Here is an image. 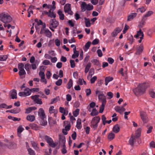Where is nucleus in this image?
Here are the masks:
<instances>
[{
	"label": "nucleus",
	"instance_id": "f257e3e1",
	"mask_svg": "<svg viewBox=\"0 0 155 155\" xmlns=\"http://www.w3.org/2000/svg\"><path fill=\"white\" fill-rule=\"evenodd\" d=\"M148 85L146 83L139 84L137 87L133 90V91L137 96H139L144 94Z\"/></svg>",
	"mask_w": 155,
	"mask_h": 155
},
{
	"label": "nucleus",
	"instance_id": "f03ea898",
	"mask_svg": "<svg viewBox=\"0 0 155 155\" xmlns=\"http://www.w3.org/2000/svg\"><path fill=\"white\" fill-rule=\"evenodd\" d=\"M12 20L11 17L8 14L2 13L0 14V20L4 23H9Z\"/></svg>",
	"mask_w": 155,
	"mask_h": 155
},
{
	"label": "nucleus",
	"instance_id": "7ed1b4c3",
	"mask_svg": "<svg viewBox=\"0 0 155 155\" xmlns=\"http://www.w3.org/2000/svg\"><path fill=\"white\" fill-rule=\"evenodd\" d=\"M100 120V118L99 116L94 117L91 120V126L92 128L95 130L97 128L98 124Z\"/></svg>",
	"mask_w": 155,
	"mask_h": 155
},
{
	"label": "nucleus",
	"instance_id": "20e7f679",
	"mask_svg": "<svg viewBox=\"0 0 155 155\" xmlns=\"http://www.w3.org/2000/svg\"><path fill=\"white\" fill-rule=\"evenodd\" d=\"M44 139L51 147H54L56 146V144L54 142L52 139L50 137L47 135H45L44 137Z\"/></svg>",
	"mask_w": 155,
	"mask_h": 155
},
{
	"label": "nucleus",
	"instance_id": "39448f33",
	"mask_svg": "<svg viewBox=\"0 0 155 155\" xmlns=\"http://www.w3.org/2000/svg\"><path fill=\"white\" fill-rule=\"evenodd\" d=\"M140 115L144 123H146L148 121V118L147 114L144 111L140 112Z\"/></svg>",
	"mask_w": 155,
	"mask_h": 155
},
{
	"label": "nucleus",
	"instance_id": "423d86ee",
	"mask_svg": "<svg viewBox=\"0 0 155 155\" xmlns=\"http://www.w3.org/2000/svg\"><path fill=\"white\" fill-rule=\"evenodd\" d=\"M50 25L53 28H56L59 25V22L55 19H51L49 21Z\"/></svg>",
	"mask_w": 155,
	"mask_h": 155
},
{
	"label": "nucleus",
	"instance_id": "0eeeda50",
	"mask_svg": "<svg viewBox=\"0 0 155 155\" xmlns=\"http://www.w3.org/2000/svg\"><path fill=\"white\" fill-rule=\"evenodd\" d=\"M39 96L35 95L31 96V98L35 102L38 104L41 105L42 104L41 99L39 98Z\"/></svg>",
	"mask_w": 155,
	"mask_h": 155
},
{
	"label": "nucleus",
	"instance_id": "6e6552de",
	"mask_svg": "<svg viewBox=\"0 0 155 155\" xmlns=\"http://www.w3.org/2000/svg\"><path fill=\"white\" fill-rule=\"evenodd\" d=\"M64 11L65 13H67L69 14L72 15L73 12L71 10V5L70 4H66L64 7Z\"/></svg>",
	"mask_w": 155,
	"mask_h": 155
},
{
	"label": "nucleus",
	"instance_id": "1a4fd4ad",
	"mask_svg": "<svg viewBox=\"0 0 155 155\" xmlns=\"http://www.w3.org/2000/svg\"><path fill=\"white\" fill-rule=\"evenodd\" d=\"M38 115L39 117L42 120L44 119L46 116L45 111L42 108H40L39 109L38 111Z\"/></svg>",
	"mask_w": 155,
	"mask_h": 155
},
{
	"label": "nucleus",
	"instance_id": "9d476101",
	"mask_svg": "<svg viewBox=\"0 0 155 155\" xmlns=\"http://www.w3.org/2000/svg\"><path fill=\"white\" fill-rule=\"evenodd\" d=\"M98 98L99 101L102 102V103L106 104V97L104 94H103L102 92L100 93L98 95Z\"/></svg>",
	"mask_w": 155,
	"mask_h": 155
},
{
	"label": "nucleus",
	"instance_id": "9b49d317",
	"mask_svg": "<svg viewBox=\"0 0 155 155\" xmlns=\"http://www.w3.org/2000/svg\"><path fill=\"white\" fill-rule=\"evenodd\" d=\"M115 110L120 114H123L124 111L125 110V108L122 106H116L114 108Z\"/></svg>",
	"mask_w": 155,
	"mask_h": 155
},
{
	"label": "nucleus",
	"instance_id": "f8f14e48",
	"mask_svg": "<svg viewBox=\"0 0 155 155\" xmlns=\"http://www.w3.org/2000/svg\"><path fill=\"white\" fill-rule=\"evenodd\" d=\"M121 30V28H120L119 27L117 28L111 33L112 36L113 37H116L117 35V34L120 32Z\"/></svg>",
	"mask_w": 155,
	"mask_h": 155
},
{
	"label": "nucleus",
	"instance_id": "ddd939ff",
	"mask_svg": "<svg viewBox=\"0 0 155 155\" xmlns=\"http://www.w3.org/2000/svg\"><path fill=\"white\" fill-rule=\"evenodd\" d=\"M59 139L60 140L59 143L60 144L61 146H64L65 145V136L62 135H59Z\"/></svg>",
	"mask_w": 155,
	"mask_h": 155
},
{
	"label": "nucleus",
	"instance_id": "4468645a",
	"mask_svg": "<svg viewBox=\"0 0 155 155\" xmlns=\"http://www.w3.org/2000/svg\"><path fill=\"white\" fill-rule=\"evenodd\" d=\"M31 143L32 147L36 151L38 152L40 151L41 150L38 147L37 143L35 142V141H31Z\"/></svg>",
	"mask_w": 155,
	"mask_h": 155
},
{
	"label": "nucleus",
	"instance_id": "2eb2a0df",
	"mask_svg": "<svg viewBox=\"0 0 155 155\" xmlns=\"http://www.w3.org/2000/svg\"><path fill=\"white\" fill-rule=\"evenodd\" d=\"M54 107L53 106H51L49 108V111L50 114L54 113L55 117L58 113V110L57 109H54Z\"/></svg>",
	"mask_w": 155,
	"mask_h": 155
},
{
	"label": "nucleus",
	"instance_id": "dca6fc26",
	"mask_svg": "<svg viewBox=\"0 0 155 155\" xmlns=\"http://www.w3.org/2000/svg\"><path fill=\"white\" fill-rule=\"evenodd\" d=\"M59 111L60 113H62L65 115H67L68 114V111L67 109H64L63 107H59Z\"/></svg>",
	"mask_w": 155,
	"mask_h": 155
},
{
	"label": "nucleus",
	"instance_id": "f3484780",
	"mask_svg": "<svg viewBox=\"0 0 155 155\" xmlns=\"http://www.w3.org/2000/svg\"><path fill=\"white\" fill-rule=\"evenodd\" d=\"M10 95L12 99L17 98V93L16 91L15 90H13L10 91Z\"/></svg>",
	"mask_w": 155,
	"mask_h": 155
},
{
	"label": "nucleus",
	"instance_id": "a211bd4d",
	"mask_svg": "<svg viewBox=\"0 0 155 155\" xmlns=\"http://www.w3.org/2000/svg\"><path fill=\"white\" fill-rule=\"evenodd\" d=\"M73 50L74 54H72V58L74 59L78 57L79 55V52L76 50L75 48H73Z\"/></svg>",
	"mask_w": 155,
	"mask_h": 155
},
{
	"label": "nucleus",
	"instance_id": "6ab92c4d",
	"mask_svg": "<svg viewBox=\"0 0 155 155\" xmlns=\"http://www.w3.org/2000/svg\"><path fill=\"white\" fill-rule=\"evenodd\" d=\"M137 14L136 13H131L128 16L127 20L128 21H131L134 18L137 16Z\"/></svg>",
	"mask_w": 155,
	"mask_h": 155
},
{
	"label": "nucleus",
	"instance_id": "aec40b11",
	"mask_svg": "<svg viewBox=\"0 0 155 155\" xmlns=\"http://www.w3.org/2000/svg\"><path fill=\"white\" fill-rule=\"evenodd\" d=\"M136 142V141L134 138L132 136H131L129 140V144L132 147H133L134 143Z\"/></svg>",
	"mask_w": 155,
	"mask_h": 155
},
{
	"label": "nucleus",
	"instance_id": "412c9836",
	"mask_svg": "<svg viewBox=\"0 0 155 155\" xmlns=\"http://www.w3.org/2000/svg\"><path fill=\"white\" fill-rule=\"evenodd\" d=\"M143 45H141L138 47L136 52L137 54L139 55L143 51Z\"/></svg>",
	"mask_w": 155,
	"mask_h": 155
},
{
	"label": "nucleus",
	"instance_id": "4be33fe9",
	"mask_svg": "<svg viewBox=\"0 0 155 155\" xmlns=\"http://www.w3.org/2000/svg\"><path fill=\"white\" fill-rule=\"evenodd\" d=\"M21 110L19 108H14L13 109L8 110L9 112L13 114H17L20 112Z\"/></svg>",
	"mask_w": 155,
	"mask_h": 155
},
{
	"label": "nucleus",
	"instance_id": "5701e85b",
	"mask_svg": "<svg viewBox=\"0 0 155 155\" xmlns=\"http://www.w3.org/2000/svg\"><path fill=\"white\" fill-rule=\"evenodd\" d=\"M58 14L59 15V19L60 20H63L64 19V15L61 11L59 10L58 12Z\"/></svg>",
	"mask_w": 155,
	"mask_h": 155
},
{
	"label": "nucleus",
	"instance_id": "b1692460",
	"mask_svg": "<svg viewBox=\"0 0 155 155\" xmlns=\"http://www.w3.org/2000/svg\"><path fill=\"white\" fill-rule=\"evenodd\" d=\"M87 4L85 2H83L81 5V11L82 12H84L87 10Z\"/></svg>",
	"mask_w": 155,
	"mask_h": 155
},
{
	"label": "nucleus",
	"instance_id": "393cba45",
	"mask_svg": "<svg viewBox=\"0 0 155 155\" xmlns=\"http://www.w3.org/2000/svg\"><path fill=\"white\" fill-rule=\"evenodd\" d=\"M91 111H92L90 113V115L92 116H96L98 114V112L96 108L92 109Z\"/></svg>",
	"mask_w": 155,
	"mask_h": 155
},
{
	"label": "nucleus",
	"instance_id": "a878e982",
	"mask_svg": "<svg viewBox=\"0 0 155 155\" xmlns=\"http://www.w3.org/2000/svg\"><path fill=\"white\" fill-rule=\"evenodd\" d=\"M96 106L95 103L94 102H91L89 104V107L88 106L87 108L89 111L91 112V108H94Z\"/></svg>",
	"mask_w": 155,
	"mask_h": 155
},
{
	"label": "nucleus",
	"instance_id": "bb28decb",
	"mask_svg": "<svg viewBox=\"0 0 155 155\" xmlns=\"http://www.w3.org/2000/svg\"><path fill=\"white\" fill-rule=\"evenodd\" d=\"M113 131L116 133L119 132L120 131V127L118 124L115 125L113 127Z\"/></svg>",
	"mask_w": 155,
	"mask_h": 155
},
{
	"label": "nucleus",
	"instance_id": "cd10ccee",
	"mask_svg": "<svg viewBox=\"0 0 155 155\" xmlns=\"http://www.w3.org/2000/svg\"><path fill=\"white\" fill-rule=\"evenodd\" d=\"M76 127L79 130L81 129L82 128L81 120L80 119H78L77 120Z\"/></svg>",
	"mask_w": 155,
	"mask_h": 155
},
{
	"label": "nucleus",
	"instance_id": "c85d7f7f",
	"mask_svg": "<svg viewBox=\"0 0 155 155\" xmlns=\"http://www.w3.org/2000/svg\"><path fill=\"white\" fill-rule=\"evenodd\" d=\"M140 36H141V37H143L144 36L143 32L141 31V29H140V30L137 31V34L134 35V37L135 38H137Z\"/></svg>",
	"mask_w": 155,
	"mask_h": 155
},
{
	"label": "nucleus",
	"instance_id": "c756f323",
	"mask_svg": "<svg viewBox=\"0 0 155 155\" xmlns=\"http://www.w3.org/2000/svg\"><path fill=\"white\" fill-rule=\"evenodd\" d=\"M26 119L27 120L33 122L35 120V116L34 115H29L27 117Z\"/></svg>",
	"mask_w": 155,
	"mask_h": 155
},
{
	"label": "nucleus",
	"instance_id": "7c9ffc66",
	"mask_svg": "<svg viewBox=\"0 0 155 155\" xmlns=\"http://www.w3.org/2000/svg\"><path fill=\"white\" fill-rule=\"evenodd\" d=\"M45 35L47 37L51 38L52 36V33L49 31V29H48L47 30L45 31Z\"/></svg>",
	"mask_w": 155,
	"mask_h": 155
},
{
	"label": "nucleus",
	"instance_id": "2f4dec72",
	"mask_svg": "<svg viewBox=\"0 0 155 155\" xmlns=\"http://www.w3.org/2000/svg\"><path fill=\"white\" fill-rule=\"evenodd\" d=\"M36 108L35 107H29L26 110L25 113L26 114L30 113L32 110L36 109Z\"/></svg>",
	"mask_w": 155,
	"mask_h": 155
},
{
	"label": "nucleus",
	"instance_id": "473e14b6",
	"mask_svg": "<svg viewBox=\"0 0 155 155\" xmlns=\"http://www.w3.org/2000/svg\"><path fill=\"white\" fill-rule=\"evenodd\" d=\"M141 129L139 128L137 129L136 132L135 137L137 138H139L140 136Z\"/></svg>",
	"mask_w": 155,
	"mask_h": 155
},
{
	"label": "nucleus",
	"instance_id": "72a5a7b5",
	"mask_svg": "<svg viewBox=\"0 0 155 155\" xmlns=\"http://www.w3.org/2000/svg\"><path fill=\"white\" fill-rule=\"evenodd\" d=\"M84 19L85 20V25L87 27H90L91 26V23L90 22V20L89 18H84Z\"/></svg>",
	"mask_w": 155,
	"mask_h": 155
},
{
	"label": "nucleus",
	"instance_id": "f704fd0d",
	"mask_svg": "<svg viewBox=\"0 0 155 155\" xmlns=\"http://www.w3.org/2000/svg\"><path fill=\"white\" fill-rule=\"evenodd\" d=\"M146 19H143H143L140 22V24L139 25V27L140 28V29H141L142 28L143 26L145 24V21Z\"/></svg>",
	"mask_w": 155,
	"mask_h": 155
},
{
	"label": "nucleus",
	"instance_id": "c9c22d12",
	"mask_svg": "<svg viewBox=\"0 0 155 155\" xmlns=\"http://www.w3.org/2000/svg\"><path fill=\"white\" fill-rule=\"evenodd\" d=\"M24 93L25 96L29 95L31 94V91L29 88H26L24 91Z\"/></svg>",
	"mask_w": 155,
	"mask_h": 155
},
{
	"label": "nucleus",
	"instance_id": "e433bc0d",
	"mask_svg": "<svg viewBox=\"0 0 155 155\" xmlns=\"http://www.w3.org/2000/svg\"><path fill=\"white\" fill-rule=\"evenodd\" d=\"M91 61L94 65L97 66H100L101 65V64H100L99 61L97 59L92 60Z\"/></svg>",
	"mask_w": 155,
	"mask_h": 155
},
{
	"label": "nucleus",
	"instance_id": "4c0bfd02",
	"mask_svg": "<svg viewBox=\"0 0 155 155\" xmlns=\"http://www.w3.org/2000/svg\"><path fill=\"white\" fill-rule=\"evenodd\" d=\"M115 137V134L113 133H110L108 136V138L110 140H112Z\"/></svg>",
	"mask_w": 155,
	"mask_h": 155
},
{
	"label": "nucleus",
	"instance_id": "58836bf2",
	"mask_svg": "<svg viewBox=\"0 0 155 155\" xmlns=\"http://www.w3.org/2000/svg\"><path fill=\"white\" fill-rule=\"evenodd\" d=\"M73 82L72 80L70 79L67 84V88L70 89L73 86Z\"/></svg>",
	"mask_w": 155,
	"mask_h": 155
},
{
	"label": "nucleus",
	"instance_id": "ea45409f",
	"mask_svg": "<svg viewBox=\"0 0 155 155\" xmlns=\"http://www.w3.org/2000/svg\"><path fill=\"white\" fill-rule=\"evenodd\" d=\"M28 154L29 155H36L35 151L31 148L28 149Z\"/></svg>",
	"mask_w": 155,
	"mask_h": 155
},
{
	"label": "nucleus",
	"instance_id": "a19ab883",
	"mask_svg": "<svg viewBox=\"0 0 155 155\" xmlns=\"http://www.w3.org/2000/svg\"><path fill=\"white\" fill-rule=\"evenodd\" d=\"M153 13V12L152 11H149L147 12L143 17V19H146L145 18L150 16Z\"/></svg>",
	"mask_w": 155,
	"mask_h": 155
},
{
	"label": "nucleus",
	"instance_id": "79ce46f5",
	"mask_svg": "<svg viewBox=\"0 0 155 155\" xmlns=\"http://www.w3.org/2000/svg\"><path fill=\"white\" fill-rule=\"evenodd\" d=\"M94 70L93 68H91L89 72L87 78H92V75L94 74Z\"/></svg>",
	"mask_w": 155,
	"mask_h": 155
},
{
	"label": "nucleus",
	"instance_id": "37998d69",
	"mask_svg": "<svg viewBox=\"0 0 155 155\" xmlns=\"http://www.w3.org/2000/svg\"><path fill=\"white\" fill-rule=\"evenodd\" d=\"M91 67V64L90 63H88L86 65L85 70V73H87L88 71L90 68Z\"/></svg>",
	"mask_w": 155,
	"mask_h": 155
},
{
	"label": "nucleus",
	"instance_id": "c03bdc74",
	"mask_svg": "<svg viewBox=\"0 0 155 155\" xmlns=\"http://www.w3.org/2000/svg\"><path fill=\"white\" fill-rule=\"evenodd\" d=\"M83 82L84 84L86 85V82L84 81L83 79L79 78L78 80V81L77 82V83L78 84L82 85L83 84Z\"/></svg>",
	"mask_w": 155,
	"mask_h": 155
},
{
	"label": "nucleus",
	"instance_id": "a18cd8bd",
	"mask_svg": "<svg viewBox=\"0 0 155 155\" xmlns=\"http://www.w3.org/2000/svg\"><path fill=\"white\" fill-rule=\"evenodd\" d=\"M8 58L7 55H0V61H5Z\"/></svg>",
	"mask_w": 155,
	"mask_h": 155
},
{
	"label": "nucleus",
	"instance_id": "49530a36",
	"mask_svg": "<svg viewBox=\"0 0 155 155\" xmlns=\"http://www.w3.org/2000/svg\"><path fill=\"white\" fill-rule=\"evenodd\" d=\"M24 130L23 128L21 126H20L18 129L17 132L18 135V136H20V135L21 133Z\"/></svg>",
	"mask_w": 155,
	"mask_h": 155
},
{
	"label": "nucleus",
	"instance_id": "de8ad7c7",
	"mask_svg": "<svg viewBox=\"0 0 155 155\" xmlns=\"http://www.w3.org/2000/svg\"><path fill=\"white\" fill-rule=\"evenodd\" d=\"M106 104L102 103V104L100 108L99 113H102L103 112Z\"/></svg>",
	"mask_w": 155,
	"mask_h": 155
},
{
	"label": "nucleus",
	"instance_id": "09e8293b",
	"mask_svg": "<svg viewBox=\"0 0 155 155\" xmlns=\"http://www.w3.org/2000/svg\"><path fill=\"white\" fill-rule=\"evenodd\" d=\"M18 68L19 70L24 69V64L22 63H19L18 64Z\"/></svg>",
	"mask_w": 155,
	"mask_h": 155
},
{
	"label": "nucleus",
	"instance_id": "8fccbe9b",
	"mask_svg": "<svg viewBox=\"0 0 155 155\" xmlns=\"http://www.w3.org/2000/svg\"><path fill=\"white\" fill-rule=\"evenodd\" d=\"M128 40L129 41L130 44L131 45L132 44L134 40L132 35H131L128 37Z\"/></svg>",
	"mask_w": 155,
	"mask_h": 155
},
{
	"label": "nucleus",
	"instance_id": "3c124183",
	"mask_svg": "<svg viewBox=\"0 0 155 155\" xmlns=\"http://www.w3.org/2000/svg\"><path fill=\"white\" fill-rule=\"evenodd\" d=\"M93 9V6L90 4H88L87 5V10L90 11L92 10Z\"/></svg>",
	"mask_w": 155,
	"mask_h": 155
},
{
	"label": "nucleus",
	"instance_id": "603ef678",
	"mask_svg": "<svg viewBox=\"0 0 155 155\" xmlns=\"http://www.w3.org/2000/svg\"><path fill=\"white\" fill-rule=\"evenodd\" d=\"M80 110L79 109H76L73 112V115L75 117H76L78 115Z\"/></svg>",
	"mask_w": 155,
	"mask_h": 155
},
{
	"label": "nucleus",
	"instance_id": "864d4df0",
	"mask_svg": "<svg viewBox=\"0 0 155 155\" xmlns=\"http://www.w3.org/2000/svg\"><path fill=\"white\" fill-rule=\"evenodd\" d=\"M138 10L141 12L143 13L146 11V8L142 6L141 8H138L137 9V12H138Z\"/></svg>",
	"mask_w": 155,
	"mask_h": 155
},
{
	"label": "nucleus",
	"instance_id": "5fc2aeb1",
	"mask_svg": "<svg viewBox=\"0 0 155 155\" xmlns=\"http://www.w3.org/2000/svg\"><path fill=\"white\" fill-rule=\"evenodd\" d=\"M25 68L27 71H28L31 68V65L29 63L26 64L25 65Z\"/></svg>",
	"mask_w": 155,
	"mask_h": 155
},
{
	"label": "nucleus",
	"instance_id": "6e6d98bb",
	"mask_svg": "<svg viewBox=\"0 0 155 155\" xmlns=\"http://www.w3.org/2000/svg\"><path fill=\"white\" fill-rule=\"evenodd\" d=\"M42 64H43L45 65H51V64L50 63V61L47 60H44L42 62Z\"/></svg>",
	"mask_w": 155,
	"mask_h": 155
},
{
	"label": "nucleus",
	"instance_id": "4d7b16f0",
	"mask_svg": "<svg viewBox=\"0 0 155 155\" xmlns=\"http://www.w3.org/2000/svg\"><path fill=\"white\" fill-rule=\"evenodd\" d=\"M113 80V78H105V84L106 85L108 84V83L112 81Z\"/></svg>",
	"mask_w": 155,
	"mask_h": 155
},
{
	"label": "nucleus",
	"instance_id": "13d9d810",
	"mask_svg": "<svg viewBox=\"0 0 155 155\" xmlns=\"http://www.w3.org/2000/svg\"><path fill=\"white\" fill-rule=\"evenodd\" d=\"M149 94L152 98H155V93L153 90H152L150 91Z\"/></svg>",
	"mask_w": 155,
	"mask_h": 155
},
{
	"label": "nucleus",
	"instance_id": "bf43d9fd",
	"mask_svg": "<svg viewBox=\"0 0 155 155\" xmlns=\"http://www.w3.org/2000/svg\"><path fill=\"white\" fill-rule=\"evenodd\" d=\"M70 62L71 67V68H74L75 65L74 61L72 60H70Z\"/></svg>",
	"mask_w": 155,
	"mask_h": 155
},
{
	"label": "nucleus",
	"instance_id": "052dcab7",
	"mask_svg": "<svg viewBox=\"0 0 155 155\" xmlns=\"http://www.w3.org/2000/svg\"><path fill=\"white\" fill-rule=\"evenodd\" d=\"M31 127L32 129L35 130H37L38 129V127L36 124H33L31 125Z\"/></svg>",
	"mask_w": 155,
	"mask_h": 155
},
{
	"label": "nucleus",
	"instance_id": "680f3d73",
	"mask_svg": "<svg viewBox=\"0 0 155 155\" xmlns=\"http://www.w3.org/2000/svg\"><path fill=\"white\" fill-rule=\"evenodd\" d=\"M129 26H128L127 25L125 24L124 26V28L123 31V33L124 34H125L126 33L127 31L129 29Z\"/></svg>",
	"mask_w": 155,
	"mask_h": 155
},
{
	"label": "nucleus",
	"instance_id": "e2e57ef3",
	"mask_svg": "<svg viewBox=\"0 0 155 155\" xmlns=\"http://www.w3.org/2000/svg\"><path fill=\"white\" fill-rule=\"evenodd\" d=\"M97 53L98 54V55L99 57H101L103 55V54L101 50L98 49L97 51Z\"/></svg>",
	"mask_w": 155,
	"mask_h": 155
},
{
	"label": "nucleus",
	"instance_id": "0e129e2a",
	"mask_svg": "<svg viewBox=\"0 0 155 155\" xmlns=\"http://www.w3.org/2000/svg\"><path fill=\"white\" fill-rule=\"evenodd\" d=\"M25 74L26 72L24 69L19 70V74L20 76L23 75Z\"/></svg>",
	"mask_w": 155,
	"mask_h": 155
},
{
	"label": "nucleus",
	"instance_id": "69168bd1",
	"mask_svg": "<svg viewBox=\"0 0 155 155\" xmlns=\"http://www.w3.org/2000/svg\"><path fill=\"white\" fill-rule=\"evenodd\" d=\"M101 120L103 121V124L105 125V121L106 120V118L104 115H103L102 116Z\"/></svg>",
	"mask_w": 155,
	"mask_h": 155
},
{
	"label": "nucleus",
	"instance_id": "338daca9",
	"mask_svg": "<svg viewBox=\"0 0 155 155\" xmlns=\"http://www.w3.org/2000/svg\"><path fill=\"white\" fill-rule=\"evenodd\" d=\"M71 96L69 94H68L66 95V99L68 101H70L71 100Z\"/></svg>",
	"mask_w": 155,
	"mask_h": 155
},
{
	"label": "nucleus",
	"instance_id": "774afa93",
	"mask_svg": "<svg viewBox=\"0 0 155 155\" xmlns=\"http://www.w3.org/2000/svg\"><path fill=\"white\" fill-rule=\"evenodd\" d=\"M62 82V80L61 79H59L56 82V84L58 86H60Z\"/></svg>",
	"mask_w": 155,
	"mask_h": 155
}]
</instances>
